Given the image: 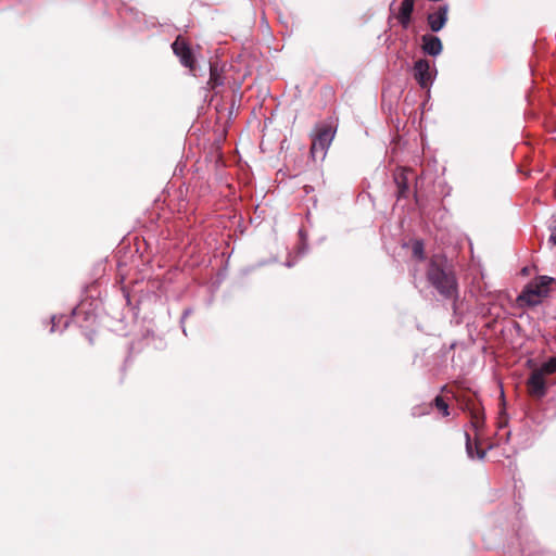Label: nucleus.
I'll list each match as a JSON object with an SVG mask.
<instances>
[{
	"label": "nucleus",
	"instance_id": "nucleus-8",
	"mask_svg": "<svg viewBox=\"0 0 556 556\" xmlns=\"http://www.w3.org/2000/svg\"><path fill=\"white\" fill-rule=\"evenodd\" d=\"M422 51L429 55L437 56L442 52V42L439 37L426 34L421 37Z\"/></svg>",
	"mask_w": 556,
	"mask_h": 556
},
{
	"label": "nucleus",
	"instance_id": "nucleus-5",
	"mask_svg": "<svg viewBox=\"0 0 556 556\" xmlns=\"http://www.w3.org/2000/svg\"><path fill=\"white\" fill-rule=\"evenodd\" d=\"M529 393L538 399H542L547 393V387L544 376L541 372L532 371L527 381Z\"/></svg>",
	"mask_w": 556,
	"mask_h": 556
},
{
	"label": "nucleus",
	"instance_id": "nucleus-10",
	"mask_svg": "<svg viewBox=\"0 0 556 556\" xmlns=\"http://www.w3.org/2000/svg\"><path fill=\"white\" fill-rule=\"evenodd\" d=\"M394 181L397 186V197H406L408 192V179L404 169H401L400 172L395 173Z\"/></svg>",
	"mask_w": 556,
	"mask_h": 556
},
{
	"label": "nucleus",
	"instance_id": "nucleus-17",
	"mask_svg": "<svg viewBox=\"0 0 556 556\" xmlns=\"http://www.w3.org/2000/svg\"><path fill=\"white\" fill-rule=\"evenodd\" d=\"M412 276L414 278V281H416L417 280V269H414Z\"/></svg>",
	"mask_w": 556,
	"mask_h": 556
},
{
	"label": "nucleus",
	"instance_id": "nucleus-12",
	"mask_svg": "<svg viewBox=\"0 0 556 556\" xmlns=\"http://www.w3.org/2000/svg\"><path fill=\"white\" fill-rule=\"evenodd\" d=\"M535 371L541 372L544 377L556 372V357L548 358L540 368L535 369Z\"/></svg>",
	"mask_w": 556,
	"mask_h": 556
},
{
	"label": "nucleus",
	"instance_id": "nucleus-2",
	"mask_svg": "<svg viewBox=\"0 0 556 556\" xmlns=\"http://www.w3.org/2000/svg\"><path fill=\"white\" fill-rule=\"evenodd\" d=\"M554 278L548 276H539L530 281L518 295L517 301L521 306H536L549 293V286Z\"/></svg>",
	"mask_w": 556,
	"mask_h": 556
},
{
	"label": "nucleus",
	"instance_id": "nucleus-14",
	"mask_svg": "<svg viewBox=\"0 0 556 556\" xmlns=\"http://www.w3.org/2000/svg\"><path fill=\"white\" fill-rule=\"evenodd\" d=\"M433 404L435 408L444 416L447 417L450 415V407L448 404L445 402V400L438 395L435 396Z\"/></svg>",
	"mask_w": 556,
	"mask_h": 556
},
{
	"label": "nucleus",
	"instance_id": "nucleus-15",
	"mask_svg": "<svg viewBox=\"0 0 556 556\" xmlns=\"http://www.w3.org/2000/svg\"><path fill=\"white\" fill-rule=\"evenodd\" d=\"M549 231L551 235L548 238V242L552 243L553 245H556V217H553L551 220Z\"/></svg>",
	"mask_w": 556,
	"mask_h": 556
},
{
	"label": "nucleus",
	"instance_id": "nucleus-6",
	"mask_svg": "<svg viewBox=\"0 0 556 556\" xmlns=\"http://www.w3.org/2000/svg\"><path fill=\"white\" fill-rule=\"evenodd\" d=\"M448 8L447 5H442L438 9V11L428 14L427 21L430 29L433 33L440 31L447 22Z\"/></svg>",
	"mask_w": 556,
	"mask_h": 556
},
{
	"label": "nucleus",
	"instance_id": "nucleus-4",
	"mask_svg": "<svg viewBox=\"0 0 556 556\" xmlns=\"http://www.w3.org/2000/svg\"><path fill=\"white\" fill-rule=\"evenodd\" d=\"M174 53L179 58L180 63L190 70L194 67V60L191 49L185 40L178 37L172 45Z\"/></svg>",
	"mask_w": 556,
	"mask_h": 556
},
{
	"label": "nucleus",
	"instance_id": "nucleus-13",
	"mask_svg": "<svg viewBox=\"0 0 556 556\" xmlns=\"http://www.w3.org/2000/svg\"><path fill=\"white\" fill-rule=\"evenodd\" d=\"M412 251H413V256L417 261H419V262L425 261V258H426V255H425V244H424L422 240H415V241H413V243H412Z\"/></svg>",
	"mask_w": 556,
	"mask_h": 556
},
{
	"label": "nucleus",
	"instance_id": "nucleus-16",
	"mask_svg": "<svg viewBox=\"0 0 556 556\" xmlns=\"http://www.w3.org/2000/svg\"><path fill=\"white\" fill-rule=\"evenodd\" d=\"M55 319H56V317H55V316H53V317H52V328H51V331H54V327H55Z\"/></svg>",
	"mask_w": 556,
	"mask_h": 556
},
{
	"label": "nucleus",
	"instance_id": "nucleus-7",
	"mask_svg": "<svg viewBox=\"0 0 556 556\" xmlns=\"http://www.w3.org/2000/svg\"><path fill=\"white\" fill-rule=\"evenodd\" d=\"M414 77L421 87L431 83L430 64L427 60L420 59L414 64Z\"/></svg>",
	"mask_w": 556,
	"mask_h": 556
},
{
	"label": "nucleus",
	"instance_id": "nucleus-11",
	"mask_svg": "<svg viewBox=\"0 0 556 556\" xmlns=\"http://www.w3.org/2000/svg\"><path fill=\"white\" fill-rule=\"evenodd\" d=\"M465 438H466V452H467L468 457L471 459H473L475 457H477L479 459H483L485 456V452L480 451L478 447H476V454H475L469 433L465 432Z\"/></svg>",
	"mask_w": 556,
	"mask_h": 556
},
{
	"label": "nucleus",
	"instance_id": "nucleus-1",
	"mask_svg": "<svg viewBox=\"0 0 556 556\" xmlns=\"http://www.w3.org/2000/svg\"><path fill=\"white\" fill-rule=\"evenodd\" d=\"M426 276L428 282L446 299L453 300L458 295L456 275L444 255H433L427 263Z\"/></svg>",
	"mask_w": 556,
	"mask_h": 556
},
{
	"label": "nucleus",
	"instance_id": "nucleus-3",
	"mask_svg": "<svg viewBox=\"0 0 556 556\" xmlns=\"http://www.w3.org/2000/svg\"><path fill=\"white\" fill-rule=\"evenodd\" d=\"M336 131L331 126H321L317 135L313 138L311 147V155L313 160H324L327 151L334 138Z\"/></svg>",
	"mask_w": 556,
	"mask_h": 556
},
{
	"label": "nucleus",
	"instance_id": "nucleus-9",
	"mask_svg": "<svg viewBox=\"0 0 556 556\" xmlns=\"http://www.w3.org/2000/svg\"><path fill=\"white\" fill-rule=\"evenodd\" d=\"M414 0H402L400 10L397 13V21L402 25L403 28H408L410 24L412 13L414 11Z\"/></svg>",
	"mask_w": 556,
	"mask_h": 556
}]
</instances>
